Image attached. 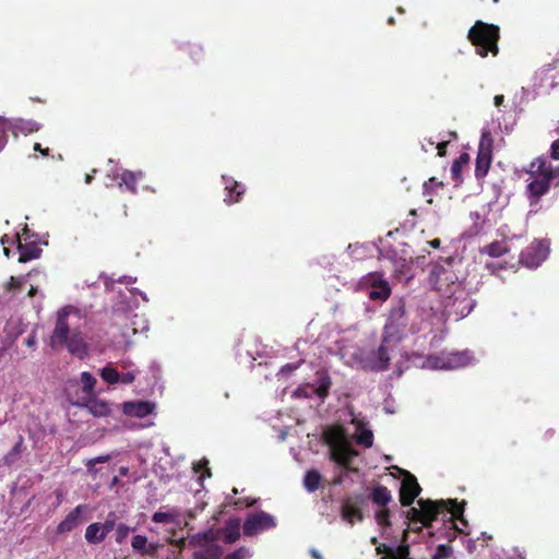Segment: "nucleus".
<instances>
[{
    "instance_id": "obj_17",
    "label": "nucleus",
    "mask_w": 559,
    "mask_h": 559,
    "mask_svg": "<svg viewBox=\"0 0 559 559\" xmlns=\"http://www.w3.org/2000/svg\"><path fill=\"white\" fill-rule=\"evenodd\" d=\"M472 357L468 352H456L437 358V366L443 369H455L469 364Z\"/></svg>"
},
{
    "instance_id": "obj_60",
    "label": "nucleus",
    "mask_w": 559,
    "mask_h": 559,
    "mask_svg": "<svg viewBox=\"0 0 559 559\" xmlns=\"http://www.w3.org/2000/svg\"><path fill=\"white\" fill-rule=\"evenodd\" d=\"M401 552H402V555H406L407 554V548H402Z\"/></svg>"
},
{
    "instance_id": "obj_23",
    "label": "nucleus",
    "mask_w": 559,
    "mask_h": 559,
    "mask_svg": "<svg viewBox=\"0 0 559 559\" xmlns=\"http://www.w3.org/2000/svg\"><path fill=\"white\" fill-rule=\"evenodd\" d=\"M144 178V173L139 171H131V170H122L120 175V181L119 186H126V189L131 192L132 194H135L138 192V182Z\"/></svg>"
},
{
    "instance_id": "obj_6",
    "label": "nucleus",
    "mask_w": 559,
    "mask_h": 559,
    "mask_svg": "<svg viewBox=\"0 0 559 559\" xmlns=\"http://www.w3.org/2000/svg\"><path fill=\"white\" fill-rule=\"evenodd\" d=\"M419 508L412 507L407 511V519L413 523H420L423 526H431L437 520L441 509L444 507L443 500L432 501L429 499H419L417 501Z\"/></svg>"
},
{
    "instance_id": "obj_37",
    "label": "nucleus",
    "mask_w": 559,
    "mask_h": 559,
    "mask_svg": "<svg viewBox=\"0 0 559 559\" xmlns=\"http://www.w3.org/2000/svg\"><path fill=\"white\" fill-rule=\"evenodd\" d=\"M376 521L380 526L383 527H390L391 521H390V510L385 507L383 509L376 512Z\"/></svg>"
},
{
    "instance_id": "obj_15",
    "label": "nucleus",
    "mask_w": 559,
    "mask_h": 559,
    "mask_svg": "<svg viewBox=\"0 0 559 559\" xmlns=\"http://www.w3.org/2000/svg\"><path fill=\"white\" fill-rule=\"evenodd\" d=\"M548 249L540 241H533L520 254V262L527 267H537L546 258Z\"/></svg>"
},
{
    "instance_id": "obj_53",
    "label": "nucleus",
    "mask_w": 559,
    "mask_h": 559,
    "mask_svg": "<svg viewBox=\"0 0 559 559\" xmlns=\"http://www.w3.org/2000/svg\"><path fill=\"white\" fill-rule=\"evenodd\" d=\"M504 96L503 95H496L493 98L495 106L499 107L503 104Z\"/></svg>"
},
{
    "instance_id": "obj_29",
    "label": "nucleus",
    "mask_w": 559,
    "mask_h": 559,
    "mask_svg": "<svg viewBox=\"0 0 559 559\" xmlns=\"http://www.w3.org/2000/svg\"><path fill=\"white\" fill-rule=\"evenodd\" d=\"M508 252V246L504 241H492L480 249V253H486L492 258H499Z\"/></svg>"
},
{
    "instance_id": "obj_56",
    "label": "nucleus",
    "mask_w": 559,
    "mask_h": 559,
    "mask_svg": "<svg viewBox=\"0 0 559 559\" xmlns=\"http://www.w3.org/2000/svg\"><path fill=\"white\" fill-rule=\"evenodd\" d=\"M430 246L433 247V248H439L440 246V239L436 238L433 240H431L430 242Z\"/></svg>"
},
{
    "instance_id": "obj_48",
    "label": "nucleus",
    "mask_w": 559,
    "mask_h": 559,
    "mask_svg": "<svg viewBox=\"0 0 559 559\" xmlns=\"http://www.w3.org/2000/svg\"><path fill=\"white\" fill-rule=\"evenodd\" d=\"M555 435H556V431L555 429H547L544 433H543V441L544 442H549L550 440H552L555 438Z\"/></svg>"
},
{
    "instance_id": "obj_38",
    "label": "nucleus",
    "mask_w": 559,
    "mask_h": 559,
    "mask_svg": "<svg viewBox=\"0 0 559 559\" xmlns=\"http://www.w3.org/2000/svg\"><path fill=\"white\" fill-rule=\"evenodd\" d=\"M452 555V547L450 545H439L432 555V559H448Z\"/></svg>"
},
{
    "instance_id": "obj_36",
    "label": "nucleus",
    "mask_w": 559,
    "mask_h": 559,
    "mask_svg": "<svg viewBox=\"0 0 559 559\" xmlns=\"http://www.w3.org/2000/svg\"><path fill=\"white\" fill-rule=\"evenodd\" d=\"M33 273H37L36 270H33L31 272H28L26 275L24 276H19V277H15V276H11L9 282H8V285H7V289L8 290H17V289H21L22 288V285L25 283L26 281V277H29L33 275Z\"/></svg>"
},
{
    "instance_id": "obj_25",
    "label": "nucleus",
    "mask_w": 559,
    "mask_h": 559,
    "mask_svg": "<svg viewBox=\"0 0 559 559\" xmlns=\"http://www.w3.org/2000/svg\"><path fill=\"white\" fill-rule=\"evenodd\" d=\"M558 62H559L558 60H555L554 62L548 63L538 70L537 75L539 76V80L542 83L546 84V82L549 80L550 82L547 85H549L550 87H554L557 84V82H556V80L558 79L557 72L556 73H552V72H555L557 70Z\"/></svg>"
},
{
    "instance_id": "obj_58",
    "label": "nucleus",
    "mask_w": 559,
    "mask_h": 559,
    "mask_svg": "<svg viewBox=\"0 0 559 559\" xmlns=\"http://www.w3.org/2000/svg\"><path fill=\"white\" fill-rule=\"evenodd\" d=\"M92 179H93L92 175H86V178H85L86 183H91Z\"/></svg>"
},
{
    "instance_id": "obj_30",
    "label": "nucleus",
    "mask_w": 559,
    "mask_h": 559,
    "mask_svg": "<svg viewBox=\"0 0 559 559\" xmlns=\"http://www.w3.org/2000/svg\"><path fill=\"white\" fill-rule=\"evenodd\" d=\"M443 188V182L439 181L436 177H430L424 182V195L427 198V203L433 202L432 197L437 194L438 190Z\"/></svg>"
},
{
    "instance_id": "obj_10",
    "label": "nucleus",
    "mask_w": 559,
    "mask_h": 559,
    "mask_svg": "<svg viewBox=\"0 0 559 559\" xmlns=\"http://www.w3.org/2000/svg\"><path fill=\"white\" fill-rule=\"evenodd\" d=\"M491 143L492 140L489 133H484L479 142L475 164V176L477 179L484 178L488 174V170L490 168L492 162Z\"/></svg>"
},
{
    "instance_id": "obj_42",
    "label": "nucleus",
    "mask_w": 559,
    "mask_h": 559,
    "mask_svg": "<svg viewBox=\"0 0 559 559\" xmlns=\"http://www.w3.org/2000/svg\"><path fill=\"white\" fill-rule=\"evenodd\" d=\"M187 50L189 51V53L191 55L192 59L194 61H198L201 59V56H202V47L198 44H189L187 46Z\"/></svg>"
},
{
    "instance_id": "obj_50",
    "label": "nucleus",
    "mask_w": 559,
    "mask_h": 559,
    "mask_svg": "<svg viewBox=\"0 0 559 559\" xmlns=\"http://www.w3.org/2000/svg\"><path fill=\"white\" fill-rule=\"evenodd\" d=\"M486 269L489 270L492 274H496L499 270L503 269V265L496 263H487Z\"/></svg>"
},
{
    "instance_id": "obj_51",
    "label": "nucleus",
    "mask_w": 559,
    "mask_h": 559,
    "mask_svg": "<svg viewBox=\"0 0 559 559\" xmlns=\"http://www.w3.org/2000/svg\"><path fill=\"white\" fill-rule=\"evenodd\" d=\"M34 151L36 152H40V154L43 156H48L49 155V148L46 147V148H43L41 145L39 143H35L34 145Z\"/></svg>"
},
{
    "instance_id": "obj_20",
    "label": "nucleus",
    "mask_w": 559,
    "mask_h": 559,
    "mask_svg": "<svg viewBox=\"0 0 559 559\" xmlns=\"http://www.w3.org/2000/svg\"><path fill=\"white\" fill-rule=\"evenodd\" d=\"M17 250L20 252L19 262L26 263L31 260L38 259L43 250L36 242L22 243L20 236L16 235Z\"/></svg>"
},
{
    "instance_id": "obj_27",
    "label": "nucleus",
    "mask_w": 559,
    "mask_h": 559,
    "mask_svg": "<svg viewBox=\"0 0 559 559\" xmlns=\"http://www.w3.org/2000/svg\"><path fill=\"white\" fill-rule=\"evenodd\" d=\"M322 480L321 474L317 469H309L304 477V486L309 492H314L319 489Z\"/></svg>"
},
{
    "instance_id": "obj_54",
    "label": "nucleus",
    "mask_w": 559,
    "mask_h": 559,
    "mask_svg": "<svg viewBox=\"0 0 559 559\" xmlns=\"http://www.w3.org/2000/svg\"><path fill=\"white\" fill-rule=\"evenodd\" d=\"M36 294H37V287L31 286V288H29V290L27 293V296L28 297H34Z\"/></svg>"
},
{
    "instance_id": "obj_9",
    "label": "nucleus",
    "mask_w": 559,
    "mask_h": 559,
    "mask_svg": "<svg viewBox=\"0 0 559 559\" xmlns=\"http://www.w3.org/2000/svg\"><path fill=\"white\" fill-rule=\"evenodd\" d=\"M365 502L366 499L361 493L344 498L341 504L342 519L350 525L361 522L364 520L361 508Z\"/></svg>"
},
{
    "instance_id": "obj_16",
    "label": "nucleus",
    "mask_w": 559,
    "mask_h": 559,
    "mask_svg": "<svg viewBox=\"0 0 559 559\" xmlns=\"http://www.w3.org/2000/svg\"><path fill=\"white\" fill-rule=\"evenodd\" d=\"M386 344L382 340L380 346L368 355L367 362L371 370L384 371L389 369L391 358Z\"/></svg>"
},
{
    "instance_id": "obj_24",
    "label": "nucleus",
    "mask_w": 559,
    "mask_h": 559,
    "mask_svg": "<svg viewBox=\"0 0 559 559\" xmlns=\"http://www.w3.org/2000/svg\"><path fill=\"white\" fill-rule=\"evenodd\" d=\"M223 180L225 181V190L227 191V198L225 201L228 203L239 202L241 195L245 193V188L233 178H226L223 176Z\"/></svg>"
},
{
    "instance_id": "obj_32",
    "label": "nucleus",
    "mask_w": 559,
    "mask_h": 559,
    "mask_svg": "<svg viewBox=\"0 0 559 559\" xmlns=\"http://www.w3.org/2000/svg\"><path fill=\"white\" fill-rule=\"evenodd\" d=\"M469 162V155L467 153H461V155L454 159L451 166V176L453 180L461 179V171L464 166Z\"/></svg>"
},
{
    "instance_id": "obj_55",
    "label": "nucleus",
    "mask_w": 559,
    "mask_h": 559,
    "mask_svg": "<svg viewBox=\"0 0 559 559\" xmlns=\"http://www.w3.org/2000/svg\"><path fill=\"white\" fill-rule=\"evenodd\" d=\"M342 483H343V476H342V475H340V476H337V477H335V478L333 479V483H332V484L337 486V485H341Z\"/></svg>"
},
{
    "instance_id": "obj_44",
    "label": "nucleus",
    "mask_w": 559,
    "mask_h": 559,
    "mask_svg": "<svg viewBox=\"0 0 559 559\" xmlns=\"http://www.w3.org/2000/svg\"><path fill=\"white\" fill-rule=\"evenodd\" d=\"M109 460H110V455L109 454L99 455V456H96V457H93V459L88 460L86 462V467H87L88 472H92V466H95L98 463H106Z\"/></svg>"
},
{
    "instance_id": "obj_5",
    "label": "nucleus",
    "mask_w": 559,
    "mask_h": 559,
    "mask_svg": "<svg viewBox=\"0 0 559 559\" xmlns=\"http://www.w3.org/2000/svg\"><path fill=\"white\" fill-rule=\"evenodd\" d=\"M475 301L462 285H454L450 295L443 299V312L448 317L460 320L466 317L474 308Z\"/></svg>"
},
{
    "instance_id": "obj_14",
    "label": "nucleus",
    "mask_w": 559,
    "mask_h": 559,
    "mask_svg": "<svg viewBox=\"0 0 559 559\" xmlns=\"http://www.w3.org/2000/svg\"><path fill=\"white\" fill-rule=\"evenodd\" d=\"M361 284L369 286L368 297L371 300H386L391 295V287L381 274L370 273L362 278Z\"/></svg>"
},
{
    "instance_id": "obj_57",
    "label": "nucleus",
    "mask_w": 559,
    "mask_h": 559,
    "mask_svg": "<svg viewBox=\"0 0 559 559\" xmlns=\"http://www.w3.org/2000/svg\"><path fill=\"white\" fill-rule=\"evenodd\" d=\"M35 344V337L34 336H31L26 340V345L27 346H33Z\"/></svg>"
},
{
    "instance_id": "obj_45",
    "label": "nucleus",
    "mask_w": 559,
    "mask_h": 559,
    "mask_svg": "<svg viewBox=\"0 0 559 559\" xmlns=\"http://www.w3.org/2000/svg\"><path fill=\"white\" fill-rule=\"evenodd\" d=\"M136 373H138L136 371H128V372L120 373L119 382H121L123 384H130L135 380Z\"/></svg>"
},
{
    "instance_id": "obj_8",
    "label": "nucleus",
    "mask_w": 559,
    "mask_h": 559,
    "mask_svg": "<svg viewBox=\"0 0 559 559\" xmlns=\"http://www.w3.org/2000/svg\"><path fill=\"white\" fill-rule=\"evenodd\" d=\"M402 476V483L400 487V502L403 507H411L415 499L420 495L421 487L419 486L417 478L408 471L393 466Z\"/></svg>"
},
{
    "instance_id": "obj_63",
    "label": "nucleus",
    "mask_w": 559,
    "mask_h": 559,
    "mask_svg": "<svg viewBox=\"0 0 559 559\" xmlns=\"http://www.w3.org/2000/svg\"><path fill=\"white\" fill-rule=\"evenodd\" d=\"M451 135L456 138V133L455 132H451Z\"/></svg>"
},
{
    "instance_id": "obj_11",
    "label": "nucleus",
    "mask_w": 559,
    "mask_h": 559,
    "mask_svg": "<svg viewBox=\"0 0 559 559\" xmlns=\"http://www.w3.org/2000/svg\"><path fill=\"white\" fill-rule=\"evenodd\" d=\"M448 266L442 264H436L432 266L429 275L430 283L438 290H443V286H447L451 292L454 288V285H461L457 283V277L454 272L451 270V262H447Z\"/></svg>"
},
{
    "instance_id": "obj_40",
    "label": "nucleus",
    "mask_w": 559,
    "mask_h": 559,
    "mask_svg": "<svg viewBox=\"0 0 559 559\" xmlns=\"http://www.w3.org/2000/svg\"><path fill=\"white\" fill-rule=\"evenodd\" d=\"M357 442L366 448H370L373 443V435L370 430H364L357 438Z\"/></svg>"
},
{
    "instance_id": "obj_35",
    "label": "nucleus",
    "mask_w": 559,
    "mask_h": 559,
    "mask_svg": "<svg viewBox=\"0 0 559 559\" xmlns=\"http://www.w3.org/2000/svg\"><path fill=\"white\" fill-rule=\"evenodd\" d=\"M100 377L108 384H117L119 383L120 373L116 368L108 365L100 370Z\"/></svg>"
},
{
    "instance_id": "obj_3",
    "label": "nucleus",
    "mask_w": 559,
    "mask_h": 559,
    "mask_svg": "<svg viewBox=\"0 0 559 559\" xmlns=\"http://www.w3.org/2000/svg\"><path fill=\"white\" fill-rule=\"evenodd\" d=\"M323 442L329 447L330 460L347 471H355L352 462L358 455L346 437L345 429L341 426L328 427L322 435Z\"/></svg>"
},
{
    "instance_id": "obj_39",
    "label": "nucleus",
    "mask_w": 559,
    "mask_h": 559,
    "mask_svg": "<svg viewBox=\"0 0 559 559\" xmlns=\"http://www.w3.org/2000/svg\"><path fill=\"white\" fill-rule=\"evenodd\" d=\"M175 519V514L169 512L157 511L152 515V521L155 523H170Z\"/></svg>"
},
{
    "instance_id": "obj_43",
    "label": "nucleus",
    "mask_w": 559,
    "mask_h": 559,
    "mask_svg": "<svg viewBox=\"0 0 559 559\" xmlns=\"http://www.w3.org/2000/svg\"><path fill=\"white\" fill-rule=\"evenodd\" d=\"M249 556V550L245 547H240L237 550L228 554L225 559H246Z\"/></svg>"
},
{
    "instance_id": "obj_13",
    "label": "nucleus",
    "mask_w": 559,
    "mask_h": 559,
    "mask_svg": "<svg viewBox=\"0 0 559 559\" xmlns=\"http://www.w3.org/2000/svg\"><path fill=\"white\" fill-rule=\"evenodd\" d=\"M72 405L87 408L94 417H107L111 414V404L95 396H81L73 399L69 396Z\"/></svg>"
},
{
    "instance_id": "obj_31",
    "label": "nucleus",
    "mask_w": 559,
    "mask_h": 559,
    "mask_svg": "<svg viewBox=\"0 0 559 559\" xmlns=\"http://www.w3.org/2000/svg\"><path fill=\"white\" fill-rule=\"evenodd\" d=\"M443 502H444V507L441 509V512L444 509H448V512L451 514L452 518L461 520L462 522H465L463 519L465 501L460 503L455 499H449L448 501H443Z\"/></svg>"
},
{
    "instance_id": "obj_19",
    "label": "nucleus",
    "mask_w": 559,
    "mask_h": 559,
    "mask_svg": "<svg viewBox=\"0 0 559 559\" xmlns=\"http://www.w3.org/2000/svg\"><path fill=\"white\" fill-rule=\"evenodd\" d=\"M131 547L133 551L141 556H155L158 550V544L148 543L144 535H134L132 537Z\"/></svg>"
},
{
    "instance_id": "obj_21",
    "label": "nucleus",
    "mask_w": 559,
    "mask_h": 559,
    "mask_svg": "<svg viewBox=\"0 0 559 559\" xmlns=\"http://www.w3.org/2000/svg\"><path fill=\"white\" fill-rule=\"evenodd\" d=\"M84 507H75L57 526V534H66L73 531L81 521Z\"/></svg>"
},
{
    "instance_id": "obj_62",
    "label": "nucleus",
    "mask_w": 559,
    "mask_h": 559,
    "mask_svg": "<svg viewBox=\"0 0 559 559\" xmlns=\"http://www.w3.org/2000/svg\"><path fill=\"white\" fill-rule=\"evenodd\" d=\"M411 214H412V215H416V211H415V210H412V211H411Z\"/></svg>"
},
{
    "instance_id": "obj_1",
    "label": "nucleus",
    "mask_w": 559,
    "mask_h": 559,
    "mask_svg": "<svg viewBox=\"0 0 559 559\" xmlns=\"http://www.w3.org/2000/svg\"><path fill=\"white\" fill-rule=\"evenodd\" d=\"M70 309V307H64L58 311L55 329L49 338V346L55 350L67 347L71 355L84 358L87 355V343L79 329H71L69 323Z\"/></svg>"
},
{
    "instance_id": "obj_18",
    "label": "nucleus",
    "mask_w": 559,
    "mask_h": 559,
    "mask_svg": "<svg viewBox=\"0 0 559 559\" xmlns=\"http://www.w3.org/2000/svg\"><path fill=\"white\" fill-rule=\"evenodd\" d=\"M154 404L148 401L124 402L122 404V412L130 417L144 418L152 414Z\"/></svg>"
},
{
    "instance_id": "obj_61",
    "label": "nucleus",
    "mask_w": 559,
    "mask_h": 559,
    "mask_svg": "<svg viewBox=\"0 0 559 559\" xmlns=\"http://www.w3.org/2000/svg\"><path fill=\"white\" fill-rule=\"evenodd\" d=\"M254 502H255V501H251V502H247L246 504H247V507H250V506H252Z\"/></svg>"
},
{
    "instance_id": "obj_41",
    "label": "nucleus",
    "mask_w": 559,
    "mask_h": 559,
    "mask_svg": "<svg viewBox=\"0 0 559 559\" xmlns=\"http://www.w3.org/2000/svg\"><path fill=\"white\" fill-rule=\"evenodd\" d=\"M130 527L126 524H119L116 528V542L121 544L128 536Z\"/></svg>"
},
{
    "instance_id": "obj_59",
    "label": "nucleus",
    "mask_w": 559,
    "mask_h": 559,
    "mask_svg": "<svg viewBox=\"0 0 559 559\" xmlns=\"http://www.w3.org/2000/svg\"><path fill=\"white\" fill-rule=\"evenodd\" d=\"M3 253H4L7 257H9V255H10V250H9L8 248H4V249H3Z\"/></svg>"
},
{
    "instance_id": "obj_52",
    "label": "nucleus",
    "mask_w": 559,
    "mask_h": 559,
    "mask_svg": "<svg viewBox=\"0 0 559 559\" xmlns=\"http://www.w3.org/2000/svg\"><path fill=\"white\" fill-rule=\"evenodd\" d=\"M239 538V532L236 531L235 533H230L227 535L226 539L229 542V543H234L236 542L237 539Z\"/></svg>"
},
{
    "instance_id": "obj_22",
    "label": "nucleus",
    "mask_w": 559,
    "mask_h": 559,
    "mask_svg": "<svg viewBox=\"0 0 559 559\" xmlns=\"http://www.w3.org/2000/svg\"><path fill=\"white\" fill-rule=\"evenodd\" d=\"M26 447L24 443V438L22 435L17 436V440L14 443V445L11 448V450L3 455L1 460V464L7 467L14 466L22 457L23 452L25 451Z\"/></svg>"
},
{
    "instance_id": "obj_64",
    "label": "nucleus",
    "mask_w": 559,
    "mask_h": 559,
    "mask_svg": "<svg viewBox=\"0 0 559 559\" xmlns=\"http://www.w3.org/2000/svg\"><path fill=\"white\" fill-rule=\"evenodd\" d=\"M499 0H492V2H498Z\"/></svg>"
},
{
    "instance_id": "obj_2",
    "label": "nucleus",
    "mask_w": 559,
    "mask_h": 559,
    "mask_svg": "<svg viewBox=\"0 0 559 559\" xmlns=\"http://www.w3.org/2000/svg\"><path fill=\"white\" fill-rule=\"evenodd\" d=\"M524 170L531 179L525 194L530 205L534 206L549 192L551 182L559 177V167H554L546 157L539 156L533 159Z\"/></svg>"
},
{
    "instance_id": "obj_34",
    "label": "nucleus",
    "mask_w": 559,
    "mask_h": 559,
    "mask_svg": "<svg viewBox=\"0 0 559 559\" xmlns=\"http://www.w3.org/2000/svg\"><path fill=\"white\" fill-rule=\"evenodd\" d=\"M318 382H319V384H318L317 389L314 390V392L318 397L324 400L330 393V388L332 385L331 378H330V376H328L325 373L319 378Z\"/></svg>"
},
{
    "instance_id": "obj_47",
    "label": "nucleus",
    "mask_w": 559,
    "mask_h": 559,
    "mask_svg": "<svg viewBox=\"0 0 559 559\" xmlns=\"http://www.w3.org/2000/svg\"><path fill=\"white\" fill-rule=\"evenodd\" d=\"M448 144H449L448 141H442V142H439L437 144L436 147H437V151H438V156H440V157L445 156Z\"/></svg>"
},
{
    "instance_id": "obj_7",
    "label": "nucleus",
    "mask_w": 559,
    "mask_h": 559,
    "mask_svg": "<svg viewBox=\"0 0 559 559\" xmlns=\"http://www.w3.org/2000/svg\"><path fill=\"white\" fill-rule=\"evenodd\" d=\"M408 322L405 306L403 302H399L392 307L388 316L386 323L383 328V343H390L393 340H400L403 330L406 328Z\"/></svg>"
},
{
    "instance_id": "obj_49",
    "label": "nucleus",
    "mask_w": 559,
    "mask_h": 559,
    "mask_svg": "<svg viewBox=\"0 0 559 559\" xmlns=\"http://www.w3.org/2000/svg\"><path fill=\"white\" fill-rule=\"evenodd\" d=\"M551 157L554 159H559V140H556L551 144Z\"/></svg>"
},
{
    "instance_id": "obj_33",
    "label": "nucleus",
    "mask_w": 559,
    "mask_h": 559,
    "mask_svg": "<svg viewBox=\"0 0 559 559\" xmlns=\"http://www.w3.org/2000/svg\"><path fill=\"white\" fill-rule=\"evenodd\" d=\"M82 390L85 393L84 396H90L94 393L96 378L88 371L81 373Z\"/></svg>"
},
{
    "instance_id": "obj_4",
    "label": "nucleus",
    "mask_w": 559,
    "mask_h": 559,
    "mask_svg": "<svg viewBox=\"0 0 559 559\" xmlns=\"http://www.w3.org/2000/svg\"><path fill=\"white\" fill-rule=\"evenodd\" d=\"M467 38L479 57L486 58L489 53L493 57L498 56L500 39V27L498 25L477 20L468 29Z\"/></svg>"
},
{
    "instance_id": "obj_46",
    "label": "nucleus",
    "mask_w": 559,
    "mask_h": 559,
    "mask_svg": "<svg viewBox=\"0 0 559 559\" xmlns=\"http://www.w3.org/2000/svg\"><path fill=\"white\" fill-rule=\"evenodd\" d=\"M115 520L107 518L104 523H100L104 535L107 536L115 528Z\"/></svg>"
},
{
    "instance_id": "obj_12",
    "label": "nucleus",
    "mask_w": 559,
    "mask_h": 559,
    "mask_svg": "<svg viewBox=\"0 0 559 559\" xmlns=\"http://www.w3.org/2000/svg\"><path fill=\"white\" fill-rule=\"evenodd\" d=\"M276 526L275 519L264 512L260 511L254 514H250L243 523L242 530L246 536H254L258 533L270 530Z\"/></svg>"
},
{
    "instance_id": "obj_26",
    "label": "nucleus",
    "mask_w": 559,
    "mask_h": 559,
    "mask_svg": "<svg viewBox=\"0 0 559 559\" xmlns=\"http://www.w3.org/2000/svg\"><path fill=\"white\" fill-rule=\"evenodd\" d=\"M370 498L372 502L380 507H386L392 500L391 491L382 485H378L372 488Z\"/></svg>"
},
{
    "instance_id": "obj_28",
    "label": "nucleus",
    "mask_w": 559,
    "mask_h": 559,
    "mask_svg": "<svg viewBox=\"0 0 559 559\" xmlns=\"http://www.w3.org/2000/svg\"><path fill=\"white\" fill-rule=\"evenodd\" d=\"M106 536L102 530L100 523H92L85 530V539L90 544H99L102 543Z\"/></svg>"
}]
</instances>
